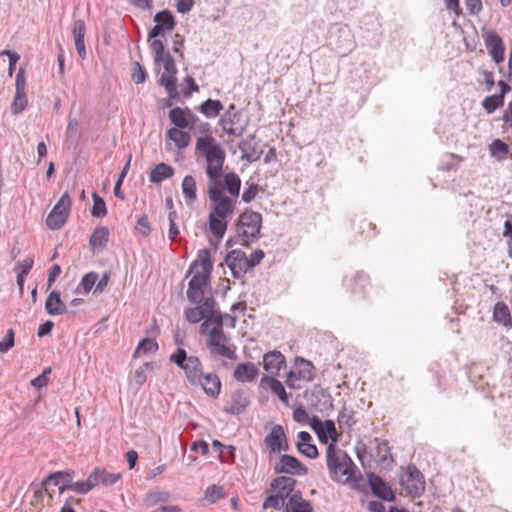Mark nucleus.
<instances>
[{
  "label": "nucleus",
  "mask_w": 512,
  "mask_h": 512,
  "mask_svg": "<svg viewBox=\"0 0 512 512\" xmlns=\"http://www.w3.org/2000/svg\"><path fill=\"white\" fill-rule=\"evenodd\" d=\"M176 218H177V212L170 211L168 214V220H169L168 237L171 241H175L177 236L179 235V228L175 223Z\"/></svg>",
  "instance_id": "4d7b16f0"
},
{
  "label": "nucleus",
  "mask_w": 512,
  "mask_h": 512,
  "mask_svg": "<svg viewBox=\"0 0 512 512\" xmlns=\"http://www.w3.org/2000/svg\"><path fill=\"white\" fill-rule=\"evenodd\" d=\"M297 480L291 476L281 475L274 478L270 483V489L275 494L280 495L284 500H288L289 497L295 493V487Z\"/></svg>",
  "instance_id": "a211bd4d"
},
{
  "label": "nucleus",
  "mask_w": 512,
  "mask_h": 512,
  "mask_svg": "<svg viewBox=\"0 0 512 512\" xmlns=\"http://www.w3.org/2000/svg\"><path fill=\"white\" fill-rule=\"evenodd\" d=\"M45 309L46 312L51 316L67 313V307L61 300L60 292L55 290L50 292L45 301Z\"/></svg>",
  "instance_id": "a878e982"
},
{
  "label": "nucleus",
  "mask_w": 512,
  "mask_h": 512,
  "mask_svg": "<svg viewBox=\"0 0 512 512\" xmlns=\"http://www.w3.org/2000/svg\"><path fill=\"white\" fill-rule=\"evenodd\" d=\"M14 336H15L14 330L9 329L7 331L5 338L2 341H0V352L1 353H7L14 346V344H15Z\"/></svg>",
  "instance_id": "052dcab7"
},
{
  "label": "nucleus",
  "mask_w": 512,
  "mask_h": 512,
  "mask_svg": "<svg viewBox=\"0 0 512 512\" xmlns=\"http://www.w3.org/2000/svg\"><path fill=\"white\" fill-rule=\"evenodd\" d=\"M155 26L149 31V43L165 32H170L176 26V20L171 11L165 9L154 15Z\"/></svg>",
  "instance_id": "9d476101"
},
{
  "label": "nucleus",
  "mask_w": 512,
  "mask_h": 512,
  "mask_svg": "<svg viewBox=\"0 0 512 512\" xmlns=\"http://www.w3.org/2000/svg\"><path fill=\"white\" fill-rule=\"evenodd\" d=\"M260 385L262 387H268L275 395L279 397L283 404L288 405V394L281 381H279L276 377L264 376L261 379Z\"/></svg>",
  "instance_id": "bb28decb"
},
{
  "label": "nucleus",
  "mask_w": 512,
  "mask_h": 512,
  "mask_svg": "<svg viewBox=\"0 0 512 512\" xmlns=\"http://www.w3.org/2000/svg\"><path fill=\"white\" fill-rule=\"evenodd\" d=\"M150 48L156 64H163L165 75H176L178 70L174 58L169 52H165L164 44L161 40L155 39L150 42Z\"/></svg>",
  "instance_id": "f8f14e48"
},
{
  "label": "nucleus",
  "mask_w": 512,
  "mask_h": 512,
  "mask_svg": "<svg viewBox=\"0 0 512 512\" xmlns=\"http://www.w3.org/2000/svg\"><path fill=\"white\" fill-rule=\"evenodd\" d=\"M210 276L195 272L188 283L187 299L191 303H200L203 300L205 289L209 284Z\"/></svg>",
  "instance_id": "4468645a"
},
{
  "label": "nucleus",
  "mask_w": 512,
  "mask_h": 512,
  "mask_svg": "<svg viewBox=\"0 0 512 512\" xmlns=\"http://www.w3.org/2000/svg\"><path fill=\"white\" fill-rule=\"evenodd\" d=\"M212 339H214L216 342H219V343H223V342H228L229 341L228 337L225 335L223 330L221 328H219V327H213L209 331L208 340H212Z\"/></svg>",
  "instance_id": "338daca9"
},
{
  "label": "nucleus",
  "mask_w": 512,
  "mask_h": 512,
  "mask_svg": "<svg viewBox=\"0 0 512 512\" xmlns=\"http://www.w3.org/2000/svg\"><path fill=\"white\" fill-rule=\"evenodd\" d=\"M71 210V199L68 191H65L55 204L46 219V225L52 230L60 229L67 221Z\"/></svg>",
  "instance_id": "423d86ee"
},
{
  "label": "nucleus",
  "mask_w": 512,
  "mask_h": 512,
  "mask_svg": "<svg viewBox=\"0 0 512 512\" xmlns=\"http://www.w3.org/2000/svg\"><path fill=\"white\" fill-rule=\"evenodd\" d=\"M264 443L271 454L289 450V443L285 431L280 424L272 426L270 432L264 438Z\"/></svg>",
  "instance_id": "9b49d317"
},
{
  "label": "nucleus",
  "mask_w": 512,
  "mask_h": 512,
  "mask_svg": "<svg viewBox=\"0 0 512 512\" xmlns=\"http://www.w3.org/2000/svg\"><path fill=\"white\" fill-rule=\"evenodd\" d=\"M262 228V215L251 209H245L238 217L236 234L241 245L248 247L260 238Z\"/></svg>",
  "instance_id": "20e7f679"
},
{
  "label": "nucleus",
  "mask_w": 512,
  "mask_h": 512,
  "mask_svg": "<svg viewBox=\"0 0 512 512\" xmlns=\"http://www.w3.org/2000/svg\"><path fill=\"white\" fill-rule=\"evenodd\" d=\"M465 6L471 15L479 14L483 8L481 0H465Z\"/></svg>",
  "instance_id": "774afa93"
},
{
  "label": "nucleus",
  "mask_w": 512,
  "mask_h": 512,
  "mask_svg": "<svg viewBox=\"0 0 512 512\" xmlns=\"http://www.w3.org/2000/svg\"><path fill=\"white\" fill-rule=\"evenodd\" d=\"M503 105L504 97L498 94L486 96L482 101V107L488 114H492L496 109L501 108Z\"/></svg>",
  "instance_id": "ea45409f"
},
{
  "label": "nucleus",
  "mask_w": 512,
  "mask_h": 512,
  "mask_svg": "<svg viewBox=\"0 0 512 512\" xmlns=\"http://www.w3.org/2000/svg\"><path fill=\"white\" fill-rule=\"evenodd\" d=\"M285 364V357L279 351L273 350L263 355V367L270 374H278Z\"/></svg>",
  "instance_id": "b1692460"
},
{
  "label": "nucleus",
  "mask_w": 512,
  "mask_h": 512,
  "mask_svg": "<svg viewBox=\"0 0 512 512\" xmlns=\"http://www.w3.org/2000/svg\"><path fill=\"white\" fill-rule=\"evenodd\" d=\"M490 153L499 160H503L509 154V146L502 140L495 139L490 145Z\"/></svg>",
  "instance_id": "a18cd8bd"
},
{
  "label": "nucleus",
  "mask_w": 512,
  "mask_h": 512,
  "mask_svg": "<svg viewBox=\"0 0 512 512\" xmlns=\"http://www.w3.org/2000/svg\"><path fill=\"white\" fill-rule=\"evenodd\" d=\"M315 367L311 361L302 357H296L294 369L287 374L286 384L291 389L302 388L303 383L313 381Z\"/></svg>",
  "instance_id": "39448f33"
},
{
  "label": "nucleus",
  "mask_w": 512,
  "mask_h": 512,
  "mask_svg": "<svg viewBox=\"0 0 512 512\" xmlns=\"http://www.w3.org/2000/svg\"><path fill=\"white\" fill-rule=\"evenodd\" d=\"M367 480L369 486L373 492V494L387 502H392L395 500V494L391 487L378 475L375 473H368Z\"/></svg>",
  "instance_id": "dca6fc26"
},
{
  "label": "nucleus",
  "mask_w": 512,
  "mask_h": 512,
  "mask_svg": "<svg viewBox=\"0 0 512 512\" xmlns=\"http://www.w3.org/2000/svg\"><path fill=\"white\" fill-rule=\"evenodd\" d=\"M297 449L302 455L309 459H315L318 457V449L314 444L307 443Z\"/></svg>",
  "instance_id": "0e129e2a"
},
{
  "label": "nucleus",
  "mask_w": 512,
  "mask_h": 512,
  "mask_svg": "<svg viewBox=\"0 0 512 512\" xmlns=\"http://www.w3.org/2000/svg\"><path fill=\"white\" fill-rule=\"evenodd\" d=\"M248 187L243 191L242 193V201L245 203H250L253 201L258 192H259V186L256 183H247Z\"/></svg>",
  "instance_id": "bf43d9fd"
},
{
  "label": "nucleus",
  "mask_w": 512,
  "mask_h": 512,
  "mask_svg": "<svg viewBox=\"0 0 512 512\" xmlns=\"http://www.w3.org/2000/svg\"><path fill=\"white\" fill-rule=\"evenodd\" d=\"M323 434L321 433L322 438H319L320 442L326 444L328 440L331 439L332 443L335 444L338 441L337 431L335 427V423L332 420H326L323 422Z\"/></svg>",
  "instance_id": "a19ab883"
},
{
  "label": "nucleus",
  "mask_w": 512,
  "mask_h": 512,
  "mask_svg": "<svg viewBox=\"0 0 512 512\" xmlns=\"http://www.w3.org/2000/svg\"><path fill=\"white\" fill-rule=\"evenodd\" d=\"M28 100L25 92H15L14 99L11 104V112L13 114L21 113L27 106Z\"/></svg>",
  "instance_id": "3c124183"
},
{
  "label": "nucleus",
  "mask_w": 512,
  "mask_h": 512,
  "mask_svg": "<svg viewBox=\"0 0 512 512\" xmlns=\"http://www.w3.org/2000/svg\"><path fill=\"white\" fill-rule=\"evenodd\" d=\"M100 484L105 486L114 485L121 477L119 473H110L104 470H99Z\"/></svg>",
  "instance_id": "13d9d810"
},
{
  "label": "nucleus",
  "mask_w": 512,
  "mask_h": 512,
  "mask_svg": "<svg viewBox=\"0 0 512 512\" xmlns=\"http://www.w3.org/2000/svg\"><path fill=\"white\" fill-rule=\"evenodd\" d=\"M222 175L223 171H218L213 176L207 175V192L210 200L209 230L218 239L224 237L228 219L235 210V199L224 194L225 186Z\"/></svg>",
  "instance_id": "f257e3e1"
},
{
  "label": "nucleus",
  "mask_w": 512,
  "mask_h": 512,
  "mask_svg": "<svg viewBox=\"0 0 512 512\" xmlns=\"http://www.w3.org/2000/svg\"><path fill=\"white\" fill-rule=\"evenodd\" d=\"M189 356H187V352L183 348H178L171 356L170 361L175 363L179 368H181L184 363L187 362Z\"/></svg>",
  "instance_id": "680f3d73"
},
{
  "label": "nucleus",
  "mask_w": 512,
  "mask_h": 512,
  "mask_svg": "<svg viewBox=\"0 0 512 512\" xmlns=\"http://www.w3.org/2000/svg\"><path fill=\"white\" fill-rule=\"evenodd\" d=\"M275 474L304 476L308 474V468L302 462L289 454H281L278 460L273 464Z\"/></svg>",
  "instance_id": "0eeeda50"
},
{
  "label": "nucleus",
  "mask_w": 512,
  "mask_h": 512,
  "mask_svg": "<svg viewBox=\"0 0 512 512\" xmlns=\"http://www.w3.org/2000/svg\"><path fill=\"white\" fill-rule=\"evenodd\" d=\"M159 83H160V85L165 87V90L171 99H177L179 97V93L177 90L176 75L162 74L160 77Z\"/></svg>",
  "instance_id": "58836bf2"
},
{
  "label": "nucleus",
  "mask_w": 512,
  "mask_h": 512,
  "mask_svg": "<svg viewBox=\"0 0 512 512\" xmlns=\"http://www.w3.org/2000/svg\"><path fill=\"white\" fill-rule=\"evenodd\" d=\"M171 498V494L165 490H152L144 496V503L147 507H154L159 503L168 502Z\"/></svg>",
  "instance_id": "c9c22d12"
},
{
  "label": "nucleus",
  "mask_w": 512,
  "mask_h": 512,
  "mask_svg": "<svg viewBox=\"0 0 512 512\" xmlns=\"http://www.w3.org/2000/svg\"><path fill=\"white\" fill-rule=\"evenodd\" d=\"M195 155L205 159L206 175L213 176L218 171H223L226 152L212 135H204L196 140Z\"/></svg>",
  "instance_id": "f03ea898"
},
{
  "label": "nucleus",
  "mask_w": 512,
  "mask_h": 512,
  "mask_svg": "<svg viewBox=\"0 0 512 512\" xmlns=\"http://www.w3.org/2000/svg\"><path fill=\"white\" fill-rule=\"evenodd\" d=\"M223 110V104L217 99H207L199 107L200 113H202L208 119L216 118Z\"/></svg>",
  "instance_id": "473e14b6"
},
{
  "label": "nucleus",
  "mask_w": 512,
  "mask_h": 512,
  "mask_svg": "<svg viewBox=\"0 0 512 512\" xmlns=\"http://www.w3.org/2000/svg\"><path fill=\"white\" fill-rule=\"evenodd\" d=\"M185 318L188 322L195 324L206 318V315L201 311V307L196 306L185 310Z\"/></svg>",
  "instance_id": "5fc2aeb1"
},
{
  "label": "nucleus",
  "mask_w": 512,
  "mask_h": 512,
  "mask_svg": "<svg viewBox=\"0 0 512 512\" xmlns=\"http://www.w3.org/2000/svg\"><path fill=\"white\" fill-rule=\"evenodd\" d=\"M260 141L256 139L255 134H250L238 144L242 152L241 159L247 162H255L260 159L263 151L259 150Z\"/></svg>",
  "instance_id": "2eb2a0df"
},
{
  "label": "nucleus",
  "mask_w": 512,
  "mask_h": 512,
  "mask_svg": "<svg viewBox=\"0 0 512 512\" xmlns=\"http://www.w3.org/2000/svg\"><path fill=\"white\" fill-rule=\"evenodd\" d=\"M225 263L236 279L243 277L251 269L245 252L239 249L230 251L225 257Z\"/></svg>",
  "instance_id": "ddd939ff"
},
{
  "label": "nucleus",
  "mask_w": 512,
  "mask_h": 512,
  "mask_svg": "<svg viewBox=\"0 0 512 512\" xmlns=\"http://www.w3.org/2000/svg\"><path fill=\"white\" fill-rule=\"evenodd\" d=\"M198 307H201V311L206 315L207 320H211L213 317L215 301L212 297H204L200 303H197Z\"/></svg>",
  "instance_id": "6e6d98bb"
},
{
  "label": "nucleus",
  "mask_w": 512,
  "mask_h": 512,
  "mask_svg": "<svg viewBox=\"0 0 512 512\" xmlns=\"http://www.w3.org/2000/svg\"><path fill=\"white\" fill-rule=\"evenodd\" d=\"M181 188L186 201L192 202L196 199V181L193 176L186 175L182 180Z\"/></svg>",
  "instance_id": "4c0bfd02"
},
{
  "label": "nucleus",
  "mask_w": 512,
  "mask_h": 512,
  "mask_svg": "<svg viewBox=\"0 0 512 512\" xmlns=\"http://www.w3.org/2000/svg\"><path fill=\"white\" fill-rule=\"evenodd\" d=\"M93 206L91 209V215L96 218H102L107 215V207L104 199L100 197L96 192L92 193Z\"/></svg>",
  "instance_id": "37998d69"
},
{
  "label": "nucleus",
  "mask_w": 512,
  "mask_h": 512,
  "mask_svg": "<svg viewBox=\"0 0 512 512\" xmlns=\"http://www.w3.org/2000/svg\"><path fill=\"white\" fill-rule=\"evenodd\" d=\"M338 424L340 428L346 427L351 428L356 424L355 412L353 410L348 411L346 407H343L338 415Z\"/></svg>",
  "instance_id": "09e8293b"
},
{
  "label": "nucleus",
  "mask_w": 512,
  "mask_h": 512,
  "mask_svg": "<svg viewBox=\"0 0 512 512\" xmlns=\"http://www.w3.org/2000/svg\"><path fill=\"white\" fill-rule=\"evenodd\" d=\"M304 397L307 403L320 413H325L333 408L331 394L320 386H314L305 392Z\"/></svg>",
  "instance_id": "6e6552de"
},
{
  "label": "nucleus",
  "mask_w": 512,
  "mask_h": 512,
  "mask_svg": "<svg viewBox=\"0 0 512 512\" xmlns=\"http://www.w3.org/2000/svg\"><path fill=\"white\" fill-rule=\"evenodd\" d=\"M167 138L174 142L178 149L186 148L191 141L190 134L183 129L171 128L167 131Z\"/></svg>",
  "instance_id": "f704fd0d"
},
{
  "label": "nucleus",
  "mask_w": 512,
  "mask_h": 512,
  "mask_svg": "<svg viewBox=\"0 0 512 512\" xmlns=\"http://www.w3.org/2000/svg\"><path fill=\"white\" fill-rule=\"evenodd\" d=\"M492 318L498 324L512 328V317L505 302L499 301L494 305Z\"/></svg>",
  "instance_id": "c85d7f7f"
},
{
  "label": "nucleus",
  "mask_w": 512,
  "mask_h": 512,
  "mask_svg": "<svg viewBox=\"0 0 512 512\" xmlns=\"http://www.w3.org/2000/svg\"><path fill=\"white\" fill-rule=\"evenodd\" d=\"M198 384H201L205 393L211 397L216 398L220 394L221 382L215 373L203 374L201 382H198Z\"/></svg>",
  "instance_id": "cd10ccee"
},
{
  "label": "nucleus",
  "mask_w": 512,
  "mask_h": 512,
  "mask_svg": "<svg viewBox=\"0 0 512 512\" xmlns=\"http://www.w3.org/2000/svg\"><path fill=\"white\" fill-rule=\"evenodd\" d=\"M174 175V169L172 166L162 162L155 166L150 172V181L152 183H161L165 179H168Z\"/></svg>",
  "instance_id": "72a5a7b5"
},
{
  "label": "nucleus",
  "mask_w": 512,
  "mask_h": 512,
  "mask_svg": "<svg viewBox=\"0 0 512 512\" xmlns=\"http://www.w3.org/2000/svg\"><path fill=\"white\" fill-rule=\"evenodd\" d=\"M181 369L184 370L187 380L192 385L201 382L203 376L202 363L197 356H189V359L184 363Z\"/></svg>",
  "instance_id": "412c9836"
},
{
  "label": "nucleus",
  "mask_w": 512,
  "mask_h": 512,
  "mask_svg": "<svg viewBox=\"0 0 512 512\" xmlns=\"http://www.w3.org/2000/svg\"><path fill=\"white\" fill-rule=\"evenodd\" d=\"M249 121H242L241 114H222L219 118L218 125L222 131L228 136L240 137L244 134Z\"/></svg>",
  "instance_id": "1a4fd4ad"
},
{
  "label": "nucleus",
  "mask_w": 512,
  "mask_h": 512,
  "mask_svg": "<svg viewBox=\"0 0 512 512\" xmlns=\"http://www.w3.org/2000/svg\"><path fill=\"white\" fill-rule=\"evenodd\" d=\"M159 349V345L157 341L153 338H143L139 343L137 348L135 349L133 353V357H137V355L142 352L144 354L146 353H155Z\"/></svg>",
  "instance_id": "79ce46f5"
},
{
  "label": "nucleus",
  "mask_w": 512,
  "mask_h": 512,
  "mask_svg": "<svg viewBox=\"0 0 512 512\" xmlns=\"http://www.w3.org/2000/svg\"><path fill=\"white\" fill-rule=\"evenodd\" d=\"M137 230L143 235L148 236L151 232L147 215H141L137 220Z\"/></svg>",
  "instance_id": "69168bd1"
},
{
  "label": "nucleus",
  "mask_w": 512,
  "mask_h": 512,
  "mask_svg": "<svg viewBox=\"0 0 512 512\" xmlns=\"http://www.w3.org/2000/svg\"><path fill=\"white\" fill-rule=\"evenodd\" d=\"M130 162H131V156L129 157L127 163L122 168L120 175H119V177L115 183V186H114V195H115V197H117L121 200H123L125 198L124 193L121 191V185L129 171Z\"/></svg>",
  "instance_id": "603ef678"
},
{
  "label": "nucleus",
  "mask_w": 512,
  "mask_h": 512,
  "mask_svg": "<svg viewBox=\"0 0 512 512\" xmlns=\"http://www.w3.org/2000/svg\"><path fill=\"white\" fill-rule=\"evenodd\" d=\"M147 77L146 70L140 65L139 62L134 63V72L132 74V80L135 84H141L145 82Z\"/></svg>",
  "instance_id": "e2e57ef3"
},
{
  "label": "nucleus",
  "mask_w": 512,
  "mask_h": 512,
  "mask_svg": "<svg viewBox=\"0 0 512 512\" xmlns=\"http://www.w3.org/2000/svg\"><path fill=\"white\" fill-rule=\"evenodd\" d=\"M98 280V274L96 272H89V273H86L81 281H80V286L82 287V290L84 293H89L92 288L94 287V285L96 284Z\"/></svg>",
  "instance_id": "864d4df0"
},
{
  "label": "nucleus",
  "mask_w": 512,
  "mask_h": 512,
  "mask_svg": "<svg viewBox=\"0 0 512 512\" xmlns=\"http://www.w3.org/2000/svg\"><path fill=\"white\" fill-rule=\"evenodd\" d=\"M186 118H187L186 110H184L180 107H174L169 112V119H170L171 123L175 126L174 128L186 129L188 126V122H187Z\"/></svg>",
  "instance_id": "e433bc0d"
},
{
  "label": "nucleus",
  "mask_w": 512,
  "mask_h": 512,
  "mask_svg": "<svg viewBox=\"0 0 512 512\" xmlns=\"http://www.w3.org/2000/svg\"><path fill=\"white\" fill-rule=\"evenodd\" d=\"M227 344L228 342L219 343L214 339L207 341V346L210 349L212 355H219L230 360H235L237 358L235 347L231 348Z\"/></svg>",
  "instance_id": "c756f323"
},
{
  "label": "nucleus",
  "mask_w": 512,
  "mask_h": 512,
  "mask_svg": "<svg viewBox=\"0 0 512 512\" xmlns=\"http://www.w3.org/2000/svg\"><path fill=\"white\" fill-rule=\"evenodd\" d=\"M198 258L201 263V271H197L201 274H206L207 276L211 275L213 263L210 257V251L208 249H203L199 251Z\"/></svg>",
  "instance_id": "de8ad7c7"
},
{
  "label": "nucleus",
  "mask_w": 512,
  "mask_h": 512,
  "mask_svg": "<svg viewBox=\"0 0 512 512\" xmlns=\"http://www.w3.org/2000/svg\"><path fill=\"white\" fill-rule=\"evenodd\" d=\"M485 46L493 58L499 64L504 61L505 45L502 38L495 32L487 34L484 38Z\"/></svg>",
  "instance_id": "6ab92c4d"
},
{
  "label": "nucleus",
  "mask_w": 512,
  "mask_h": 512,
  "mask_svg": "<svg viewBox=\"0 0 512 512\" xmlns=\"http://www.w3.org/2000/svg\"><path fill=\"white\" fill-rule=\"evenodd\" d=\"M327 468L334 481H348L354 474L355 464L343 451L337 450L335 444L330 443L326 450Z\"/></svg>",
  "instance_id": "7ed1b4c3"
},
{
  "label": "nucleus",
  "mask_w": 512,
  "mask_h": 512,
  "mask_svg": "<svg viewBox=\"0 0 512 512\" xmlns=\"http://www.w3.org/2000/svg\"><path fill=\"white\" fill-rule=\"evenodd\" d=\"M283 512H313V505L303 498L300 490H297L287 500Z\"/></svg>",
  "instance_id": "4be33fe9"
},
{
  "label": "nucleus",
  "mask_w": 512,
  "mask_h": 512,
  "mask_svg": "<svg viewBox=\"0 0 512 512\" xmlns=\"http://www.w3.org/2000/svg\"><path fill=\"white\" fill-rule=\"evenodd\" d=\"M109 240V230L104 226H98L92 232L89 245L94 250L96 248H104Z\"/></svg>",
  "instance_id": "2f4dec72"
},
{
  "label": "nucleus",
  "mask_w": 512,
  "mask_h": 512,
  "mask_svg": "<svg viewBox=\"0 0 512 512\" xmlns=\"http://www.w3.org/2000/svg\"><path fill=\"white\" fill-rule=\"evenodd\" d=\"M286 500H284L283 498H281L280 495H277V494H271L269 495L262 503V508L263 509H268V508H274L276 510H281V509H285V505H286Z\"/></svg>",
  "instance_id": "8fccbe9b"
},
{
  "label": "nucleus",
  "mask_w": 512,
  "mask_h": 512,
  "mask_svg": "<svg viewBox=\"0 0 512 512\" xmlns=\"http://www.w3.org/2000/svg\"><path fill=\"white\" fill-rule=\"evenodd\" d=\"M224 497H225V493H224V489L222 486L213 484V485L208 486L205 490L204 499L209 504H214L218 500H220Z\"/></svg>",
  "instance_id": "c03bdc74"
},
{
  "label": "nucleus",
  "mask_w": 512,
  "mask_h": 512,
  "mask_svg": "<svg viewBox=\"0 0 512 512\" xmlns=\"http://www.w3.org/2000/svg\"><path fill=\"white\" fill-rule=\"evenodd\" d=\"M224 180L225 191H227L231 198H237L240 194L241 179L235 172H228L222 175Z\"/></svg>",
  "instance_id": "7c9ffc66"
},
{
  "label": "nucleus",
  "mask_w": 512,
  "mask_h": 512,
  "mask_svg": "<svg viewBox=\"0 0 512 512\" xmlns=\"http://www.w3.org/2000/svg\"><path fill=\"white\" fill-rule=\"evenodd\" d=\"M259 375V369L254 363H240L235 367L233 376L239 382H252Z\"/></svg>",
  "instance_id": "393cba45"
},
{
  "label": "nucleus",
  "mask_w": 512,
  "mask_h": 512,
  "mask_svg": "<svg viewBox=\"0 0 512 512\" xmlns=\"http://www.w3.org/2000/svg\"><path fill=\"white\" fill-rule=\"evenodd\" d=\"M249 404V399L243 390H236L231 394L230 400L226 403L224 411L231 415L243 413Z\"/></svg>",
  "instance_id": "aec40b11"
},
{
  "label": "nucleus",
  "mask_w": 512,
  "mask_h": 512,
  "mask_svg": "<svg viewBox=\"0 0 512 512\" xmlns=\"http://www.w3.org/2000/svg\"><path fill=\"white\" fill-rule=\"evenodd\" d=\"M85 33H86L85 22L82 19L74 20L72 34H73V39H74V44H75L77 54L81 59H85L87 56L85 41H84Z\"/></svg>",
  "instance_id": "5701e85b"
},
{
  "label": "nucleus",
  "mask_w": 512,
  "mask_h": 512,
  "mask_svg": "<svg viewBox=\"0 0 512 512\" xmlns=\"http://www.w3.org/2000/svg\"><path fill=\"white\" fill-rule=\"evenodd\" d=\"M407 478L402 485L412 496H419L425 490V482L423 475L415 466H409L407 470Z\"/></svg>",
  "instance_id": "f3484780"
},
{
  "label": "nucleus",
  "mask_w": 512,
  "mask_h": 512,
  "mask_svg": "<svg viewBox=\"0 0 512 512\" xmlns=\"http://www.w3.org/2000/svg\"><path fill=\"white\" fill-rule=\"evenodd\" d=\"M66 490H73L77 494H81V495H84V494H87L88 492H90V489L86 486L85 481H78V482L67 481L59 486L60 493H63Z\"/></svg>",
  "instance_id": "49530a36"
}]
</instances>
